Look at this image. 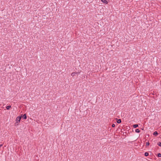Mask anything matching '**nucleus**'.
Returning a JSON list of instances; mask_svg holds the SVG:
<instances>
[{
  "mask_svg": "<svg viewBox=\"0 0 161 161\" xmlns=\"http://www.w3.org/2000/svg\"><path fill=\"white\" fill-rule=\"evenodd\" d=\"M21 118V117H20L19 116L16 118V122L15 123V125H18V123L19 122Z\"/></svg>",
  "mask_w": 161,
  "mask_h": 161,
  "instance_id": "1",
  "label": "nucleus"
},
{
  "mask_svg": "<svg viewBox=\"0 0 161 161\" xmlns=\"http://www.w3.org/2000/svg\"><path fill=\"white\" fill-rule=\"evenodd\" d=\"M101 1L105 4L108 3V2L106 0H101Z\"/></svg>",
  "mask_w": 161,
  "mask_h": 161,
  "instance_id": "2",
  "label": "nucleus"
},
{
  "mask_svg": "<svg viewBox=\"0 0 161 161\" xmlns=\"http://www.w3.org/2000/svg\"><path fill=\"white\" fill-rule=\"evenodd\" d=\"M153 135L156 136L158 135V133L157 131H155L153 133Z\"/></svg>",
  "mask_w": 161,
  "mask_h": 161,
  "instance_id": "3",
  "label": "nucleus"
},
{
  "mask_svg": "<svg viewBox=\"0 0 161 161\" xmlns=\"http://www.w3.org/2000/svg\"><path fill=\"white\" fill-rule=\"evenodd\" d=\"M76 73H75V72H73V73H72L71 74V75L73 77L75 75V74H76Z\"/></svg>",
  "mask_w": 161,
  "mask_h": 161,
  "instance_id": "4",
  "label": "nucleus"
},
{
  "mask_svg": "<svg viewBox=\"0 0 161 161\" xmlns=\"http://www.w3.org/2000/svg\"><path fill=\"white\" fill-rule=\"evenodd\" d=\"M11 108V106H8L6 107V108H7V110H9L10 109V108Z\"/></svg>",
  "mask_w": 161,
  "mask_h": 161,
  "instance_id": "5",
  "label": "nucleus"
},
{
  "mask_svg": "<svg viewBox=\"0 0 161 161\" xmlns=\"http://www.w3.org/2000/svg\"><path fill=\"white\" fill-rule=\"evenodd\" d=\"M121 121L120 119H119L117 121V122L118 124H119V123H121Z\"/></svg>",
  "mask_w": 161,
  "mask_h": 161,
  "instance_id": "6",
  "label": "nucleus"
},
{
  "mask_svg": "<svg viewBox=\"0 0 161 161\" xmlns=\"http://www.w3.org/2000/svg\"><path fill=\"white\" fill-rule=\"evenodd\" d=\"M138 125L137 124L134 125H133V127L134 128H136L137 127H138Z\"/></svg>",
  "mask_w": 161,
  "mask_h": 161,
  "instance_id": "7",
  "label": "nucleus"
},
{
  "mask_svg": "<svg viewBox=\"0 0 161 161\" xmlns=\"http://www.w3.org/2000/svg\"><path fill=\"white\" fill-rule=\"evenodd\" d=\"M23 118L25 119H26L27 118L25 114H24L23 116Z\"/></svg>",
  "mask_w": 161,
  "mask_h": 161,
  "instance_id": "8",
  "label": "nucleus"
},
{
  "mask_svg": "<svg viewBox=\"0 0 161 161\" xmlns=\"http://www.w3.org/2000/svg\"><path fill=\"white\" fill-rule=\"evenodd\" d=\"M135 131L136 133H139L140 132V130L138 129H136V130Z\"/></svg>",
  "mask_w": 161,
  "mask_h": 161,
  "instance_id": "9",
  "label": "nucleus"
},
{
  "mask_svg": "<svg viewBox=\"0 0 161 161\" xmlns=\"http://www.w3.org/2000/svg\"><path fill=\"white\" fill-rule=\"evenodd\" d=\"M145 156H147L149 154L147 152H146L144 154Z\"/></svg>",
  "mask_w": 161,
  "mask_h": 161,
  "instance_id": "10",
  "label": "nucleus"
},
{
  "mask_svg": "<svg viewBox=\"0 0 161 161\" xmlns=\"http://www.w3.org/2000/svg\"><path fill=\"white\" fill-rule=\"evenodd\" d=\"M157 144L160 147H161V142H158V143H157Z\"/></svg>",
  "mask_w": 161,
  "mask_h": 161,
  "instance_id": "11",
  "label": "nucleus"
},
{
  "mask_svg": "<svg viewBox=\"0 0 161 161\" xmlns=\"http://www.w3.org/2000/svg\"><path fill=\"white\" fill-rule=\"evenodd\" d=\"M149 145V143L148 142H146V146H148Z\"/></svg>",
  "mask_w": 161,
  "mask_h": 161,
  "instance_id": "12",
  "label": "nucleus"
},
{
  "mask_svg": "<svg viewBox=\"0 0 161 161\" xmlns=\"http://www.w3.org/2000/svg\"><path fill=\"white\" fill-rule=\"evenodd\" d=\"M158 157H161V154L159 153L158 154Z\"/></svg>",
  "mask_w": 161,
  "mask_h": 161,
  "instance_id": "13",
  "label": "nucleus"
},
{
  "mask_svg": "<svg viewBox=\"0 0 161 161\" xmlns=\"http://www.w3.org/2000/svg\"><path fill=\"white\" fill-rule=\"evenodd\" d=\"M115 126V125L114 124H113L112 125V127H114Z\"/></svg>",
  "mask_w": 161,
  "mask_h": 161,
  "instance_id": "14",
  "label": "nucleus"
},
{
  "mask_svg": "<svg viewBox=\"0 0 161 161\" xmlns=\"http://www.w3.org/2000/svg\"><path fill=\"white\" fill-rule=\"evenodd\" d=\"M3 145V144H0V147L2 146Z\"/></svg>",
  "mask_w": 161,
  "mask_h": 161,
  "instance_id": "15",
  "label": "nucleus"
}]
</instances>
